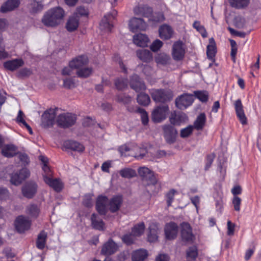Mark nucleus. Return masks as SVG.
I'll use <instances>...</instances> for the list:
<instances>
[{
	"instance_id": "40",
	"label": "nucleus",
	"mask_w": 261,
	"mask_h": 261,
	"mask_svg": "<svg viewBox=\"0 0 261 261\" xmlns=\"http://www.w3.org/2000/svg\"><path fill=\"white\" fill-rule=\"evenodd\" d=\"M26 213L31 217L37 218L40 213V208L37 205L31 204L27 207Z\"/></svg>"
},
{
	"instance_id": "63",
	"label": "nucleus",
	"mask_w": 261,
	"mask_h": 261,
	"mask_svg": "<svg viewBox=\"0 0 261 261\" xmlns=\"http://www.w3.org/2000/svg\"><path fill=\"white\" fill-rule=\"evenodd\" d=\"M93 194H88L84 196L83 204L86 207H91L92 205V197Z\"/></svg>"
},
{
	"instance_id": "20",
	"label": "nucleus",
	"mask_w": 261,
	"mask_h": 261,
	"mask_svg": "<svg viewBox=\"0 0 261 261\" xmlns=\"http://www.w3.org/2000/svg\"><path fill=\"white\" fill-rule=\"evenodd\" d=\"M23 65L24 61L20 58L8 60L4 63V68L11 71L16 70Z\"/></svg>"
},
{
	"instance_id": "14",
	"label": "nucleus",
	"mask_w": 261,
	"mask_h": 261,
	"mask_svg": "<svg viewBox=\"0 0 261 261\" xmlns=\"http://www.w3.org/2000/svg\"><path fill=\"white\" fill-rule=\"evenodd\" d=\"M118 245L111 239H109L102 246L101 253L109 256L115 253L118 249Z\"/></svg>"
},
{
	"instance_id": "61",
	"label": "nucleus",
	"mask_w": 261,
	"mask_h": 261,
	"mask_svg": "<svg viewBox=\"0 0 261 261\" xmlns=\"http://www.w3.org/2000/svg\"><path fill=\"white\" fill-rule=\"evenodd\" d=\"M138 112L141 114V120L142 123L145 125L148 122V116L147 112L143 109L139 108L138 109Z\"/></svg>"
},
{
	"instance_id": "15",
	"label": "nucleus",
	"mask_w": 261,
	"mask_h": 261,
	"mask_svg": "<svg viewBox=\"0 0 261 261\" xmlns=\"http://www.w3.org/2000/svg\"><path fill=\"white\" fill-rule=\"evenodd\" d=\"M37 191V184L33 181L26 183L22 188V193L27 198H32Z\"/></svg>"
},
{
	"instance_id": "7",
	"label": "nucleus",
	"mask_w": 261,
	"mask_h": 261,
	"mask_svg": "<svg viewBox=\"0 0 261 261\" xmlns=\"http://www.w3.org/2000/svg\"><path fill=\"white\" fill-rule=\"evenodd\" d=\"M31 221L27 217L22 215L19 216L15 221V227L19 233L24 232L30 229Z\"/></svg>"
},
{
	"instance_id": "24",
	"label": "nucleus",
	"mask_w": 261,
	"mask_h": 261,
	"mask_svg": "<svg viewBox=\"0 0 261 261\" xmlns=\"http://www.w3.org/2000/svg\"><path fill=\"white\" fill-rule=\"evenodd\" d=\"M135 15L142 16H150L152 14V9L147 5H138L134 9Z\"/></svg>"
},
{
	"instance_id": "19",
	"label": "nucleus",
	"mask_w": 261,
	"mask_h": 261,
	"mask_svg": "<svg viewBox=\"0 0 261 261\" xmlns=\"http://www.w3.org/2000/svg\"><path fill=\"white\" fill-rule=\"evenodd\" d=\"M178 226L174 222L166 224L165 227V233L166 238L168 240L174 239L177 234Z\"/></svg>"
},
{
	"instance_id": "8",
	"label": "nucleus",
	"mask_w": 261,
	"mask_h": 261,
	"mask_svg": "<svg viewBox=\"0 0 261 261\" xmlns=\"http://www.w3.org/2000/svg\"><path fill=\"white\" fill-rule=\"evenodd\" d=\"M169 112L167 106L158 107L152 113V119L154 122H161L166 119L167 114Z\"/></svg>"
},
{
	"instance_id": "21",
	"label": "nucleus",
	"mask_w": 261,
	"mask_h": 261,
	"mask_svg": "<svg viewBox=\"0 0 261 261\" xmlns=\"http://www.w3.org/2000/svg\"><path fill=\"white\" fill-rule=\"evenodd\" d=\"M123 202V198L121 195L113 196L109 201V210L112 213L119 211Z\"/></svg>"
},
{
	"instance_id": "62",
	"label": "nucleus",
	"mask_w": 261,
	"mask_h": 261,
	"mask_svg": "<svg viewBox=\"0 0 261 261\" xmlns=\"http://www.w3.org/2000/svg\"><path fill=\"white\" fill-rule=\"evenodd\" d=\"M63 86L65 88L71 89L75 87V83L72 78H68L64 80Z\"/></svg>"
},
{
	"instance_id": "16",
	"label": "nucleus",
	"mask_w": 261,
	"mask_h": 261,
	"mask_svg": "<svg viewBox=\"0 0 261 261\" xmlns=\"http://www.w3.org/2000/svg\"><path fill=\"white\" fill-rule=\"evenodd\" d=\"M129 84L130 87L137 92H140L146 89L144 83L136 74L131 76Z\"/></svg>"
},
{
	"instance_id": "22",
	"label": "nucleus",
	"mask_w": 261,
	"mask_h": 261,
	"mask_svg": "<svg viewBox=\"0 0 261 261\" xmlns=\"http://www.w3.org/2000/svg\"><path fill=\"white\" fill-rule=\"evenodd\" d=\"M234 108L237 117L239 119L240 122L245 125L247 124V118L245 115L241 100L238 99L235 101Z\"/></svg>"
},
{
	"instance_id": "38",
	"label": "nucleus",
	"mask_w": 261,
	"mask_h": 261,
	"mask_svg": "<svg viewBox=\"0 0 261 261\" xmlns=\"http://www.w3.org/2000/svg\"><path fill=\"white\" fill-rule=\"evenodd\" d=\"M24 115L23 113L19 110L16 118L17 123L23 127L26 128L30 134H33V130L31 126L25 122L24 119Z\"/></svg>"
},
{
	"instance_id": "60",
	"label": "nucleus",
	"mask_w": 261,
	"mask_h": 261,
	"mask_svg": "<svg viewBox=\"0 0 261 261\" xmlns=\"http://www.w3.org/2000/svg\"><path fill=\"white\" fill-rule=\"evenodd\" d=\"M89 14L88 10L82 6L77 8L75 12L76 16H87Z\"/></svg>"
},
{
	"instance_id": "17",
	"label": "nucleus",
	"mask_w": 261,
	"mask_h": 261,
	"mask_svg": "<svg viewBox=\"0 0 261 261\" xmlns=\"http://www.w3.org/2000/svg\"><path fill=\"white\" fill-rule=\"evenodd\" d=\"M44 181L56 192H60L63 188V184L59 178H53L51 176H44Z\"/></svg>"
},
{
	"instance_id": "49",
	"label": "nucleus",
	"mask_w": 261,
	"mask_h": 261,
	"mask_svg": "<svg viewBox=\"0 0 261 261\" xmlns=\"http://www.w3.org/2000/svg\"><path fill=\"white\" fill-rule=\"evenodd\" d=\"M92 69L90 67H82L77 70L76 74L78 77L85 78L91 75Z\"/></svg>"
},
{
	"instance_id": "39",
	"label": "nucleus",
	"mask_w": 261,
	"mask_h": 261,
	"mask_svg": "<svg viewBox=\"0 0 261 261\" xmlns=\"http://www.w3.org/2000/svg\"><path fill=\"white\" fill-rule=\"evenodd\" d=\"M63 17H43L42 22L48 27H55L59 24Z\"/></svg>"
},
{
	"instance_id": "47",
	"label": "nucleus",
	"mask_w": 261,
	"mask_h": 261,
	"mask_svg": "<svg viewBox=\"0 0 261 261\" xmlns=\"http://www.w3.org/2000/svg\"><path fill=\"white\" fill-rule=\"evenodd\" d=\"M145 229V225L142 222L135 225L132 230V234L136 237L140 236L144 232Z\"/></svg>"
},
{
	"instance_id": "42",
	"label": "nucleus",
	"mask_w": 261,
	"mask_h": 261,
	"mask_svg": "<svg viewBox=\"0 0 261 261\" xmlns=\"http://www.w3.org/2000/svg\"><path fill=\"white\" fill-rule=\"evenodd\" d=\"M47 234L44 231H41L38 236L36 241V246L38 249H43L45 247Z\"/></svg>"
},
{
	"instance_id": "35",
	"label": "nucleus",
	"mask_w": 261,
	"mask_h": 261,
	"mask_svg": "<svg viewBox=\"0 0 261 261\" xmlns=\"http://www.w3.org/2000/svg\"><path fill=\"white\" fill-rule=\"evenodd\" d=\"M79 25L78 17H69L66 24V28L68 32H72L77 30Z\"/></svg>"
},
{
	"instance_id": "41",
	"label": "nucleus",
	"mask_w": 261,
	"mask_h": 261,
	"mask_svg": "<svg viewBox=\"0 0 261 261\" xmlns=\"http://www.w3.org/2000/svg\"><path fill=\"white\" fill-rule=\"evenodd\" d=\"M109 18L103 17L99 23L100 29L107 32H110L113 27V25L110 22Z\"/></svg>"
},
{
	"instance_id": "4",
	"label": "nucleus",
	"mask_w": 261,
	"mask_h": 261,
	"mask_svg": "<svg viewBox=\"0 0 261 261\" xmlns=\"http://www.w3.org/2000/svg\"><path fill=\"white\" fill-rule=\"evenodd\" d=\"M185 54V45L181 41H177L172 46V55L174 60H181Z\"/></svg>"
},
{
	"instance_id": "57",
	"label": "nucleus",
	"mask_w": 261,
	"mask_h": 261,
	"mask_svg": "<svg viewBox=\"0 0 261 261\" xmlns=\"http://www.w3.org/2000/svg\"><path fill=\"white\" fill-rule=\"evenodd\" d=\"M10 198V193L6 188L0 187V200L6 201Z\"/></svg>"
},
{
	"instance_id": "48",
	"label": "nucleus",
	"mask_w": 261,
	"mask_h": 261,
	"mask_svg": "<svg viewBox=\"0 0 261 261\" xmlns=\"http://www.w3.org/2000/svg\"><path fill=\"white\" fill-rule=\"evenodd\" d=\"M137 101L141 105L147 106L150 101V99L148 94L140 93L138 95Z\"/></svg>"
},
{
	"instance_id": "2",
	"label": "nucleus",
	"mask_w": 261,
	"mask_h": 261,
	"mask_svg": "<svg viewBox=\"0 0 261 261\" xmlns=\"http://www.w3.org/2000/svg\"><path fill=\"white\" fill-rule=\"evenodd\" d=\"M138 173L140 176L144 178L150 180L153 185L158 187V190H155V192L157 193L161 190V184L158 181L153 171L147 167H142L139 168Z\"/></svg>"
},
{
	"instance_id": "13",
	"label": "nucleus",
	"mask_w": 261,
	"mask_h": 261,
	"mask_svg": "<svg viewBox=\"0 0 261 261\" xmlns=\"http://www.w3.org/2000/svg\"><path fill=\"white\" fill-rule=\"evenodd\" d=\"M109 203L108 198L104 195L97 197L96 201V209L101 215H105L108 211L107 205Z\"/></svg>"
},
{
	"instance_id": "59",
	"label": "nucleus",
	"mask_w": 261,
	"mask_h": 261,
	"mask_svg": "<svg viewBox=\"0 0 261 261\" xmlns=\"http://www.w3.org/2000/svg\"><path fill=\"white\" fill-rule=\"evenodd\" d=\"M193 126L192 125H189L187 127L183 128L180 131V136L182 138H186L190 136L193 130Z\"/></svg>"
},
{
	"instance_id": "26",
	"label": "nucleus",
	"mask_w": 261,
	"mask_h": 261,
	"mask_svg": "<svg viewBox=\"0 0 261 261\" xmlns=\"http://www.w3.org/2000/svg\"><path fill=\"white\" fill-rule=\"evenodd\" d=\"M149 232L147 238L148 240L150 242H155L158 238V224L155 222L150 223L148 227Z\"/></svg>"
},
{
	"instance_id": "29",
	"label": "nucleus",
	"mask_w": 261,
	"mask_h": 261,
	"mask_svg": "<svg viewBox=\"0 0 261 261\" xmlns=\"http://www.w3.org/2000/svg\"><path fill=\"white\" fill-rule=\"evenodd\" d=\"M148 37L143 34H138L134 36L133 42L138 46L145 47L148 42Z\"/></svg>"
},
{
	"instance_id": "37",
	"label": "nucleus",
	"mask_w": 261,
	"mask_h": 261,
	"mask_svg": "<svg viewBox=\"0 0 261 261\" xmlns=\"http://www.w3.org/2000/svg\"><path fill=\"white\" fill-rule=\"evenodd\" d=\"M42 0H32L29 6L30 12L34 14L37 13L43 9Z\"/></svg>"
},
{
	"instance_id": "5",
	"label": "nucleus",
	"mask_w": 261,
	"mask_h": 261,
	"mask_svg": "<svg viewBox=\"0 0 261 261\" xmlns=\"http://www.w3.org/2000/svg\"><path fill=\"white\" fill-rule=\"evenodd\" d=\"M193 101V95L192 94L185 93L176 98L175 105L178 109L183 110L191 106Z\"/></svg>"
},
{
	"instance_id": "30",
	"label": "nucleus",
	"mask_w": 261,
	"mask_h": 261,
	"mask_svg": "<svg viewBox=\"0 0 261 261\" xmlns=\"http://www.w3.org/2000/svg\"><path fill=\"white\" fill-rule=\"evenodd\" d=\"M17 149V147L13 144L5 145L2 149V154L5 157H12L16 153Z\"/></svg>"
},
{
	"instance_id": "9",
	"label": "nucleus",
	"mask_w": 261,
	"mask_h": 261,
	"mask_svg": "<svg viewBox=\"0 0 261 261\" xmlns=\"http://www.w3.org/2000/svg\"><path fill=\"white\" fill-rule=\"evenodd\" d=\"M162 128L164 131V137L166 142L170 144L174 143L177 134V132L174 127L169 124H166L163 125Z\"/></svg>"
},
{
	"instance_id": "34",
	"label": "nucleus",
	"mask_w": 261,
	"mask_h": 261,
	"mask_svg": "<svg viewBox=\"0 0 261 261\" xmlns=\"http://www.w3.org/2000/svg\"><path fill=\"white\" fill-rule=\"evenodd\" d=\"M91 219L92 225L94 229L99 230H103L104 229L105 223L101 219L98 217L96 214H93Z\"/></svg>"
},
{
	"instance_id": "45",
	"label": "nucleus",
	"mask_w": 261,
	"mask_h": 261,
	"mask_svg": "<svg viewBox=\"0 0 261 261\" xmlns=\"http://www.w3.org/2000/svg\"><path fill=\"white\" fill-rule=\"evenodd\" d=\"M120 175L124 178H130L136 176V171L130 168H124L120 170Z\"/></svg>"
},
{
	"instance_id": "44",
	"label": "nucleus",
	"mask_w": 261,
	"mask_h": 261,
	"mask_svg": "<svg viewBox=\"0 0 261 261\" xmlns=\"http://www.w3.org/2000/svg\"><path fill=\"white\" fill-rule=\"evenodd\" d=\"M250 3V0H229L230 5L238 9L244 8L247 7Z\"/></svg>"
},
{
	"instance_id": "23",
	"label": "nucleus",
	"mask_w": 261,
	"mask_h": 261,
	"mask_svg": "<svg viewBox=\"0 0 261 261\" xmlns=\"http://www.w3.org/2000/svg\"><path fill=\"white\" fill-rule=\"evenodd\" d=\"M188 120V116L184 113H176L174 112L171 113L169 118L170 122L173 125H180L182 122H185Z\"/></svg>"
},
{
	"instance_id": "54",
	"label": "nucleus",
	"mask_w": 261,
	"mask_h": 261,
	"mask_svg": "<svg viewBox=\"0 0 261 261\" xmlns=\"http://www.w3.org/2000/svg\"><path fill=\"white\" fill-rule=\"evenodd\" d=\"M193 27L198 32H199L203 37H206L207 36L206 32L204 27L200 24L199 21H195L193 24Z\"/></svg>"
},
{
	"instance_id": "56",
	"label": "nucleus",
	"mask_w": 261,
	"mask_h": 261,
	"mask_svg": "<svg viewBox=\"0 0 261 261\" xmlns=\"http://www.w3.org/2000/svg\"><path fill=\"white\" fill-rule=\"evenodd\" d=\"M122 239L123 242L126 244L130 245L134 243L136 238L131 232L124 234Z\"/></svg>"
},
{
	"instance_id": "12",
	"label": "nucleus",
	"mask_w": 261,
	"mask_h": 261,
	"mask_svg": "<svg viewBox=\"0 0 261 261\" xmlns=\"http://www.w3.org/2000/svg\"><path fill=\"white\" fill-rule=\"evenodd\" d=\"M56 117L55 109H49L46 111L41 117V123L44 127H49L54 124Z\"/></svg>"
},
{
	"instance_id": "53",
	"label": "nucleus",
	"mask_w": 261,
	"mask_h": 261,
	"mask_svg": "<svg viewBox=\"0 0 261 261\" xmlns=\"http://www.w3.org/2000/svg\"><path fill=\"white\" fill-rule=\"evenodd\" d=\"M9 57V53L5 50V45L3 43V38L0 35V60L5 59Z\"/></svg>"
},
{
	"instance_id": "10",
	"label": "nucleus",
	"mask_w": 261,
	"mask_h": 261,
	"mask_svg": "<svg viewBox=\"0 0 261 261\" xmlns=\"http://www.w3.org/2000/svg\"><path fill=\"white\" fill-rule=\"evenodd\" d=\"M128 25L130 30L133 32L143 31L147 28L146 23L141 17H132Z\"/></svg>"
},
{
	"instance_id": "55",
	"label": "nucleus",
	"mask_w": 261,
	"mask_h": 261,
	"mask_svg": "<svg viewBox=\"0 0 261 261\" xmlns=\"http://www.w3.org/2000/svg\"><path fill=\"white\" fill-rule=\"evenodd\" d=\"M233 23L234 25L239 29L244 28L246 26L244 17H234Z\"/></svg>"
},
{
	"instance_id": "31",
	"label": "nucleus",
	"mask_w": 261,
	"mask_h": 261,
	"mask_svg": "<svg viewBox=\"0 0 261 261\" xmlns=\"http://www.w3.org/2000/svg\"><path fill=\"white\" fill-rule=\"evenodd\" d=\"M206 120L205 115L204 113H201L194 121V124L192 125L193 128L197 130H202L205 124Z\"/></svg>"
},
{
	"instance_id": "36",
	"label": "nucleus",
	"mask_w": 261,
	"mask_h": 261,
	"mask_svg": "<svg viewBox=\"0 0 261 261\" xmlns=\"http://www.w3.org/2000/svg\"><path fill=\"white\" fill-rule=\"evenodd\" d=\"M147 256V252L145 250L138 249L134 251L132 258L133 261H143Z\"/></svg>"
},
{
	"instance_id": "43",
	"label": "nucleus",
	"mask_w": 261,
	"mask_h": 261,
	"mask_svg": "<svg viewBox=\"0 0 261 261\" xmlns=\"http://www.w3.org/2000/svg\"><path fill=\"white\" fill-rule=\"evenodd\" d=\"M64 11L60 7H57L49 9L45 16H64Z\"/></svg>"
},
{
	"instance_id": "64",
	"label": "nucleus",
	"mask_w": 261,
	"mask_h": 261,
	"mask_svg": "<svg viewBox=\"0 0 261 261\" xmlns=\"http://www.w3.org/2000/svg\"><path fill=\"white\" fill-rule=\"evenodd\" d=\"M163 45V42L159 40L156 39L150 45V49L153 51H156L159 50Z\"/></svg>"
},
{
	"instance_id": "32",
	"label": "nucleus",
	"mask_w": 261,
	"mask_h": 261,
	"mask_svg": "<svg viewBox=\"0 0 261 261\" xmlns=\"http://www.w3.org/2000/svg\"><path fill=\"white\" fill-rule=\"evenodd\" d=\"M137 57L142 61L148 62L152 59L151 53L147 49H141L137 51Z\"/></svg>"
},
{
	"instance_id": "46",
	"label": "nucleus",
	"mask_w": 261,
	"mask_h": 261,
	"mask_svg": "<svg viewBox=\"0 0 261 261\" xmlns=\"http://www.w3.org/2000/svg\"><path fill=\"white\" fill-rule=\"evenodd\" d=\"M115 85L118 90H123L127 87V80L126 78L118 77L115 81Z\"/></svg>"
},
{
	"instance_id": "52",
	"label": "nucleus",
	"mask_w": 261,
	"mask_h": 261,
	"mask_svg": "<svg viewBox=\"0 0 261 261\" xmlns=\"http://www.w3.org/2000/svg\"><path fill=\"white\" fill-rule=\"evenodd\" d=\"M177 193V192L176 190L172 189L166 194V200L168 207L171 205L174 198V196Z\"/></svg>"
},
{
	"instance_id": "3",
	"label": "nucleus",
	"mask_w": 261,
	"mask_h": 261,
	"mask_svg": "<svg viewBox=\"0 0 261 261\" xmlns=\"http://www.w3.org/2000/svg\"><path fill=\"white\" fill-rule=\"evenodd\" d=\"M150 94L156 102H165L172 98V93L170 91L162 89L152 90Z\"/></svg>"
},
{
	"instance_id": "18",
	"label": "nucleus",
	"mask_w": 261,
	"mask_h": 261,
	"mask_svg": "<svg viewBox=\"0 0 261 261\" xmlns=\"http://www.w3.org/2000/svg\"><path fill=\"white\" fill-rule=\"evenodd\" d=\"M88 63L87 57L85 55H81L73 59L69 62V65L70 67L79 70L86 65Z\"/></svg>"
},
{
	"instance_id": "11",
	"label": "nucleus",
	"mask_w": 261,
	"mask_h": 261,
	"mask_svg": "<svg viewBox=\"0 0 261 261\" xmlns=\"http://www.w3.org/2000/svg\"><path fill=\"white\" fill-rule=\"evenodd\" d=\"M29 176V171L26 168H22L19 172H16L12 174L11 182L14 185H18Z\"/></svg>"
},
{
	"instance_id": "50",
	"label": "nucleus",
	"mask_w": 261,
	"mask_h": 261,
	"mask_svg": "<svg viewBox=\"0 0 261 261\" xmlns=\"http://www.w3.org/2000/svg\"><path fill=\"white\" fill-rule=\"evenodd\" d=\"M194 95L200 101L206 102L208 98V93L206 91H196L194 92Z\"/></svg>"
},
{
	"instance_id": "25",
	"label": "nucleus",
	"mask_w": 261,
	"mask_h": 261,
	"mask_svg": "<svg viewBox=\"0 0 261 261\" xmlns=\"http://www.w3.org/2000/svg\"><path fill=\"white\" fill-rule=\"evenodd\" d=\"M64 147L66 149H70L79 152H82L85 150V147L83 144L78 142L72 140H67L65 141L64 142Z\"/></svg>"
},
{
	"instance_id": "1",
	"label": "nucleus",
	"mask_w": 261,
	"mask_h": 261,
	"mask_svg": "<svg viewBox=\"0 0 261 261\" xmlns=\"http://www.w3.org/2000/svg\"><path fill=\"white\" fill-rule=\"evenodd\" d=\"M75 121V115L69 113L60 114L58 116L57 120L58 125L63 128H67L72 126Z\"/></svg>"
},
{
	"instance_id": "28",
	"label": "nucleus",
	"mask_w": 261,
	"mask_h": 261,
	"mask_svg": "<svg viewBox=\"0 0 261 261\" xmlns=\"http://www.w3.org/2000/svg\"><path fill=\"white\" fill-rule=\"evenodd\" d=\"M20 5L19 0H8L1 8V11L3 13L11 11L17 8Z\"/></svg>"
},
{
	"instance_id": "6",
	"label": "nucleus",
	"mask_w": 261,
	"mask_h": 261,
	"mask_svg": "<svg viewBox=\"0 0 261 261\" xmlns=\"http://www.w3.org/2000/svg\"><path fill=\"white\" fill-rule=\"evenodd\" d=\"M180 227L182 241L188 243H192L195 240V236L192 233L190 224L187 222H183L181 224Z\"/></svg>"
},
{
	"instance_id": "33",
	"label": "nucleus",
	"mask_w": 261,
	"mask_h": 261,
	"mask_svg": "<svg viewBox=\"0 0 261 261\" xmlns=\"http://www.w3.org/2000/svg\"><path fill=\"white\" fill-rule=\"evenodd\" d=\"M216 54V46L215 41L213 38L209 39V44L207 46L206 54L207 58L213 60Z\"/></svg>"
},
{
	"instance_id": "27",
	"label": "nucleus",
	"mask_w": 261,
	"mask_h": 261,
	"mask_svg": "<svg viewBox=\"0 0 261 261\" xmlns=\"http://www.w3.org/2000/svg\"><path fill=\"white\" fill-rule=\"evenodd\" d=\"M160 37L164 40L170 39L173 35V31L171 27L167 24H164L160 27L159 30Z\"/></svg>"
},
{
	"instance_id": "58",
	"label": "nucleus",
	"mask_w": 261,
	"mask_h": 261,
	"mask_svg": "<svg viewBox=\"0 0 261 261\" xmlns=\"http://www.w3.org/2000/svg\"><path fill=\"white\" fill-rule=\"evenodd\" d=\"M197 250L195 246L190 247L187 251V256L188 258L195 259L197 256Z\"/></svg>"
},
{
	"instance_id": "51",
	"label": "nucleus",
	"mask_w": 261,
	"mask_h": 261,
	"mask_svg": "<svg viewBox=\"0 0 261 261\" xmlns=\"http://www.w3.org/2000/svg\"><path fill=\"white\" fill-rule=\"evenodd\" d=\"M169 59V56L167 54L161 53L155 57V60L158 64L164 65L168 62Z\"/></svg>"
}]
</instances>
